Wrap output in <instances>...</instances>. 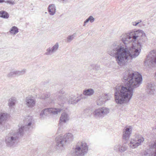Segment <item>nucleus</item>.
Masks as SVG:
<instances>
[{
	"mask_svg": "<svg viewBox=\"0 0 156 156\" xmlns=\"http://www.w3.org/2000/svg\"><path fill=\"white\" fill-rule=\"evenodd\" d=\"M120 39L126 45L125 47L114 43L111 46L108 52L115 58L119 65L123 66L139 55L141 44L146 41V37L144 32L140 30L123 34Z\"/></svg>",
	"mask_w": 156,
	"mask_h": 156,
	"instance_id": "nucleus-1",
	"label": "nucleus"
},
{
	"mask_svg": "<svg viewBox=\"0 0 156 156\" xmlns=\"http://www.w3.org/2000/svg\"><path fill=\"white\" fill-rule=\"evenodd\" d=\"M122 77L125 86H116L114 94L116 103L119 104L127 103L129 101L133 94V89L138 87L142 81L141 75L131 69H128L124 72Z\"/></svg>",
	"mask_w": 156,
	"mask_h": 156,
	"instance_id": "nucleus-2",
	"label": "nucleus"
},
{
	"mask_svg": "<svg viewBox=\"0 0 156 156\" xmlns=\"http://www.w3.org/2000/svg\"><path fill=\"white\" fill-rule=\"evenodd\" d=\"M25 125L19 128L18 130H11L6 136L5 142L7 146L9 147H15L19 142L20 137L23 136L24 131L28 130L33 123V118L28 116L24 121Z\"/></svg>",
	"mask_w": 156,
	"mask_h": 156,
	"instance_id": "nucleus-3",
	"label": "nucleus"
},
{
	"mask_svg": "<svg viewBox=\"0 0 156 156\" xmlns=\"http://www.w3.org/2000/svg\"><path fill=\"white\" fill-rule=\"evenodd\" d=\"M144 65L150 67L156 66V50L150 51L144 61Z\"/></svg>",
	"mask_w": 156,
	"mask_h": 156,
	"instance_id": "nucleus-4",
	"label": "nucleus"
},
{
	"mask_svg": "<svg viewBox=\"0 0 156 156\" xmlns=\"http://www.w3.org/2000/svg\"><path fill=\"white\" fill-rule=\"evenodd\" d=\"M58 99L59 101V103L62 104L64 103L74 104L77 103L78 101V99H76V98L73 95L70 96L68 95L61 96L59 95Z\"/></svg>",
	"mask_w": 156,
	"mask_h": 156,
	"instance_id": "nucleus-5",
	"label": "nucleus"
},
{
	"mask_svg": "<svg viewBox=\"0 0 156 156\" xmlns=\"http://www.w3.org/2000/svg\"><path fill=\"white\" fill-rule=\"evenodd\" d=\"M135 137L134 138L131 139L129 144V147L133 149L140 145L144 140V138L139 134H136Z\"/></svg>",
	"mask_w": 156,
	"mask_h": 156,
	"instance_id": "nucleus-6",
	"label": "nucleus"
},
{
	"mask_svg": "<svg viewBox=\"0 0 156 156\" xmlns=\"http://www.w3.org/2000/svg\"><path fill=\"white\" fill-rule=\"evenodd\" d=\"M109 109L107 108L103 107L95 109L92 112L93 116L97 119L104 117L109 112Z\"/></svg>",
	"mask_w": 156,
	"mask_h": 156,
	"instance_id": "nucleus-7",
	"label": "nucleus"
},
{
	"mask_svg": "<svg viewBox=\"0 0 156 156\" xmlns=\"http://www.w3.org/2000/svg\"><path fill=\"white\" fill-rule=\"evenodd\" d=\"M61 111V109L59 108H45L43 110L40 114V118L42 119L43 117L48 115L50 113L55 115L58 114Z\"/></svg>",
	"mask_w": 156,
	"mask_h": 156,
	"instance_id": "nucleus-8",
	"label": "nucleus"
},
{
	"mask_svg": "<svg viewBox=\"0 0 156 156\" xmlns=\"http://www.w3.org/2000/svg\"><path fill=\"white\" fill-rule=\"evenodd\" d=\"M56 148L57 149L62 150L64 148V146L66 144L63 136H59L56 137Z\"/></svg>",
	"mask_w": 156,
	"mask_h": 156,
	"instance_id": "nucleus-9",
	"label": "nucleus"
},
{
	"mask_svg": "<svg viewBox=\"0 0 156 156\" xmlns=\"http://www.w3.org/2000/svg\"><path fill=\"white\" fill-rule=\"evenodd\" d=\"M111 96L109 94H103L100 96L97 100V104L98 105H101L103 104L105 101L109 100Z\"/></svg>",
	"mask_w": 156,
	"mask_h": 156,
	"instance_id": "nucleus-10",
	"label": "nucleus"
},
{
	"mask_svg": "<svg viewBox=\"0 0 156 156\" xmlns=\"http://www.w3.org/2000/svg\"><path fill=\"white\" fill-rule=\"evenodd\" d=\"M132 130V127L131 126H126L123 130L122 137L123 139L128 140L130 136Z\"/></svg>",
	"mask_w": 156,
	"mask_h": 156,
	"instance_id": "nucleus-11",
	"label": "nucleus"
},
{
	"mask_svg": "<svg viewBox=\"0 0 156 156\" xmlns=\"http://www.w3.org/2000/svg\"><path fill=\"white\" fill-rule=\"evenodd\" d=\"M88 147L87 144L85 142H82L79 146V156H83L87 152Z\"/></svg>",
	"mask_w": 156,
	"mask_h": 156,
	"instance_id": "nucleus-12",
	"label": "nucleus"
},
{
	"mask_svg": "<svg viewBox=\"0 0 156 156\" xmlns=\"http://www.w3.org/2000/svg\"><path fill=\"white\" fill-rule=\"evenodd\" d=\"M59 48V44L57 42L52 47H49L46 50V52L44 53V55H51L54 53L56 52L58 49Z\"/></svg>",
	"mask_w": 156,
	"mask_h": 156,
	"instance_id": "nucleus-13",
	"label": "nucleus"
},
{
	"mask_svg": "<svg viewBox=\"0 0 156 156\" xmlns=\"http://www.w3.org/2000/svg\"><path fill=\"white\" fill-rule=\"evenodd\" d=\"M127 149L126 144L116 145L114 147V150L115 151L122 153L125 151Z\"/></svg>",
	"mask_w": 156,
	"mask_h": 156,
	"instance_id": "nucleus-14",
	"label": "nucleus"
},
{
	"mask_svg": "<svg viewBox=\"0 0 156 156\" xmlns=\"http://www.w3.org/2000/svg\"><path fill=\"white\" fill-rule=\"evenodd\" d=\"M147 92L149 95H152L155 94V85L154 83H150L147 85Z\"/></svg>",
	"mask_w": 156,
	"mask_h": 156,
	"instance_id": "nucleus-15",
	"label": "nucleus"
},
{
	"mask_svg": "<svg viewBox=\"0 0 156 156\" xmlns=\"http://www.w3.org/2000/svg\"><path fill=\"white\" fill-rule=\"evenodd\" d=\"M25 101L27 105L29 108H32L35 105V100L30 97H27Z\"/></svg>",
	"mask_w": 156,
	"mask_h": 156,
	"instance_id": "nucleus-16",
	"label": "nucleus"
},
{
	"mask_svg": "<svg viewBox=\"0 0 156 156\" xmlns=\"http://www.w3.org/2000/svg\"><path fill=\"white\" fill-rule=\"evenodd\" d=\"M69 119V116L66 113H62L60 118L59 124L61 125L62 122L66 123Z\"/></svg>",
	"mask_w": 156,
	"mask_h": 156,
	"instance_id": "nucleus-17",
	"label": "nucleus"
},
{
	"mask_svg": "<svg viewBox=\"0 0 156 156\" xmlns=\"http://www.w3.org/2000/svg\"><path fill=\"white\" fill-rule=\"evenodd\" d=\"M66 143H69L73 140V137L72 134L68 133L64 135L63 136Z\"/></svg>",
	"mask_w": 156,
	"mask_h": 156,
	"instance_id": "nucleus-18",
	"label": "nucleus"
},
{
	"mask_svg": "<svg viewBox=\"0 0 156 156\" xmlns=\"http://www.w3.org/2000/svg\"><path fill=\"white\" fill-rule=\"evenodd\" d=\"M48 12L51 15H53L56 12V7L54 4L50 5L48 7Z\"/></svg>",
	"mask_w": 156,
	"mask_h": 156,
	"instance_id": "nucleus-19",
	"label": "nucleus"
},
{
	"mask_svg": "<svg viewBox=\"0 0 156 156\" xmlns=\"http://www.w3.org/2000/svg\"><path fill=\"white\" fill-rule=\"evenodd\" d=\"M8 118V114L5 113H0V125L5 121Z\"/></svg>",
	"mask_w": 156,
	"mask_h": 156,
	"instance_id": "nucleus-20",
	"label": "nucleus"
},
{
	"mask_svg": "<svg viewBox=\"0 0 156 156\" xmlns=\"http://www.w3.org/2000/svg\"><path fill=\"white\" fill-rule=\"evenodd\" d=\"M94 91L93 89L90 88L84 90L83 91V94L86 96H91L94 94Z\"/></svg>",
	"mask_w": 156,
	"mask_h": 156,
	"instance_id": "nucleus-21",
	"label": "nucleus"
},
{
	"mask_svg": "<svg viewBox=\"0 0 156 156\" xmlns=\"http://www.w3.org/2000/svg\"><path fill=\"white\" fill-rule=\"evenodd\" d=\"M71 154L72 156H78V146L76 145L73 147L71 151Z\"/></svg>",
	"mask_w": 156,
	"mask_h": 156,
	"instance_id": "nucleus-22",
	"label": "nucleus"
},
{
	"mask_svg": "<svg viewBox=\"0 0 156 156\" xmlns=\"http://www.w3.org/2000/svg\"><path fill=\"white\" fill-rule=\"evenodd\" d=\"M9 14L6 11L2 10L0 11V17L4 18L7 19L9 17Z\"/></svg>",
	"mask_w": 156,
	"mask_h": 156,
	"instance_id": "nucleus-23",
	"label": "nucleus"
},
{
	"mask_svg": "<svg viewBox=\"0 0 156 156\" xmlns=\"http://www.w3.org/2000/svg\"><path fill=\"white\" fill-rule=\"evenodd\" d=\"M76 36V33H74L73 34L69 35L67 37L66 41L67 43L70 42L71 41L73 40Z\"/></svg>",
	"mask_w": 156,
	"mask_h": 156,
	"instance_id": "nucleus-24",
	"label": "nucleus"
},
{
	"mask_svg": "<svg viewBox=\"0 0 156 156\" xmlns=\"http://www.w3.org/2000/svg\"><path fill=\"white\" fill-rule=\"evenodd\" d=\"M16 100V99L15 97H12L10 98L8 103L9 106L10 107L14 105L15 104Z\"/></svg>",
	"mask_w": 156,
	"mask_h": 156,
	"instance_id": "nucleus-25",
	"label": "nucleus"
},
{
	"mask_svg": "<svg viewBox=\"0 0 156 156\" xmlns=\"http://www.w3.org/2000/svg\"><path fill=\"white\" fill-rule=\"evenodd\" d=\"M95 20L94 18L92 16H90L84 22L83 26H85L86 24L88 23L89 21L90 23L93 22Z\"/></svg>",
	"mask_w": 156,
	"mask_h": 156,
	"instance_id": "nucleus-26",
	"label": "nucleus"
},
{
	"mask_svg": "<svg viewBox=\"0 0 156 156\" xmlns=\"http://www.w3.org/2000/svg\"><path fill=\"white\" fill-rule=\"evenodd\" d=\"M9 32L12 34H15L18 32L19 29L17 27L13 26L11 28Z\"/></svg>",
	"mask_w": 156,
	"mask_h": 156,
	"instance_id": "nucleus-27",
	"label": "nucleus"
},
{
	"mask_svg": "<svg viewBox=\"0 0 156 156\" xmlns=\"http://www.w3.org/2000/svg\"><path fill=\"white\" fill-rule=\"evenodd\" d=\"M150 147L151 149H154V153L152 155L153 156H156V140L154 143L151 145Z\"/></svg>",
	"mask_w": 156,
	"mask_h": 156,
	"instance_id": "nucleus-28",
	"label": "nucleus"
},
{
	"mask_svg": "<svg viewBox=\"0 0 156 156\" xmlns=\"http://www.w3.org/2000/svg\"><path fill=\"white\" fill-rule=\"evenodd\" d=\"M16 76H17V74L16 70L10 72L7 74V76L8 77H15Z\"/></svg>",
	"mask_w": 156,
	"mask_h": 156,
	"instance_id": "nucleus-29",
	"label": "nucleus"
},
{
	"mask_svg": "<svg viewBox=\"0 0 156 156\" xmlns=\"http://www.w3.org/2000/svg\"><path fill=\"white\" fill-rule=\"evenodd\" d=\"M26 70L25 69H23L21 71L16 70L17 76H20L23 75L26 72Z\"/></svg>",
	"mask_w": 156,
	"mask_h": 156,
	"instance_id": "nucleus-30",
	"label": "nucleus"
},
{
	"mask_svg": "<svg viewBox=\"0 0 156 156\" xmlns=\"http://www.w3.org/2000/svg\"><path fill=\"white\" fill-rule=\"evenodd\" d=\"M50 96V94L49 93H44L41 96V98L43 99H46Z\"/></svg>",
	"mask_w": 156,
	"mask_h": 156,
	"instance_id": "nucleus-31",
	"label": "nucleus"
},
{
	"mask_svg": "<svg viewBox=\"0 0 156 156\" xmlns=\"http://www.w3.org/2000/svg\"><path fill=\"white\" fill-rule=\"evenodd\" d=\"M91 67H93L96 70H98L99 68V66L98 65L95 64H92L90 65Z\"/></svg>",
	"mask_w": 156,
	"mask_h": 156,
	"instance_id": "nucleus-32",
	"label": "nucleus"
},
{
	"mask_svg": "<svg viewBox=\"0 0 156 156\" xmlns=\"http://www.w3.org/2000/svg\"><path fill=\"white\" fill-rule=\"evenodd\" d=\"M5 2L12 5H13L15 4V2L12 1L7 0L6 1H5Z\"/></svg>",
	"mask_w": 156,
	"mask_h": 156,
	"instance_id": "nucleus-33",
	"label": "nucleus"
},
{
	"mask_svg": "<svg viewBox=\"0 0 156 156\" xmlns=\"http://www.w3.org/2000/svg\"><path fill=\"white\" fill-rule=\"evenodd\" d=\"M141 22V20H140V21L138 22H133L132 23V24L133 26H136L137 24H138L140 23Z\"/></svg>",
	"mask_w": 156,
	"mask_h": 156,
	"instance_id": "nucleus-34",
	"label": "nucleus"
},
{
	"mask_svg": "<svg viewBox=\"0 0 156 156\" xmlns=\"http://www.w3.org/2000/svg\"><path fill=\"white\" fill-rule=\"evenodd\" d=\"M60 2H62L63 3H66L68 2V0H58Z\"/></svg>",
	"mask_w": 156,
	"mask_h": 156,
	"instance_id": "nucleus-35",
	"label": "nucleus"
},
{
	"mask_svg": "<svg viewBox=\"0 0 156 156\" xmlns=\"http://www.w3.org/2000/svg\"><path fill=\"white\" fill-rule=\"evenodd\" d=\"M58 93L59 94L61 93V94H63L64 93V92L62 90H61L59 91Z\"/></svg>",
	"mask_w": 156,
	"mask_h": 156,
	"instance_id": "nucleus-36",
	"label": "nucleus"
},
{
	"mask_svg": "<svg viewBox=\"0 0 156 156\" xmlns=\"http://www.w3.org/2000/svg\"><path fill=\"white\" fill-rule=\"evenodd\" d=\"M4 2H5V1L4 0H0V3H3Z\"/></svg>",
	"mask_w": 156,
	"mask_h": 156,
	"instance_id": "nucleus-37",
	"label": "nucleus"
},
{
	"mask_svg": "<svg viewBox=\"0 0 156 156\" xmlns=\"http://www.w3.org/2000/svg\"><path fill=\"white\" fill-rule=\"evenodd\" d=\"M81 97L82 98L84 99L85 98V96H83V95H81Z\"/></svg>",
	"mask_w": 156,
	"mask_h": 156,
	"instance_id": "nucleus-38",
	"label": "nucleus"
},
{
	"mask_svg": "<svg viewBox=\"0 0 156 156\" xmlns=\"http://www.w3.org/2000/svg\"><path fill=\"white\" fill-rule=\"evenodd\" d=\"M52 101H53V100H52V101H49V102H48V103H51V102H52Z\"/></svg>",
	"mask_w": 156,
	"mask_h": 156,
	"instance_id": "nucleus-39",
	"label": "nucleus"
},
{
	"mask_svg": "<svg viewBox=\"0 0 156 156\" xmlns=\"http://www.w3.org/2000/svg\"><path fill=\"white\" fill-rule=\"evenodd\" d=\"M155 79H156V73H155Z\"/></svg>",
	"mask_w": 156,
	"mask_h": 156,
	"instance_id": "nucleus-40",
	"label": "nucleus"
}]
</instances>
